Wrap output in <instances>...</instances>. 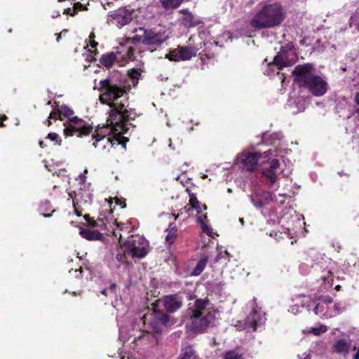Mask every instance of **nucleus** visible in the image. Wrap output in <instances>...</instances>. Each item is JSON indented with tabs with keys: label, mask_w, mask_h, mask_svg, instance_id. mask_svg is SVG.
Instances as JSON below:
<instances>
[{
	"label": "nucleus",
	"mask_w": 359,
	"mask_h": 359,
	"mask_svg": "<svg viewBox=\"0 0 359 359\" xmlns=\"http://www.w3.org/2000/svg\"><path fill=\"white\" fill-rule=\"evenodd\" d=\"M100 101L110 107L111 111L107 123L118 131L119 128L123 130L125 123L132 119L130 111L126 108L123 101L128 100L124 86L114 83L111 79H107L100 81Z\"/></svg>",
	"instance_id": "nucleus-1"
},
{
	"label": "nucleus",
	"mask_w": 359,
	"mask_h": 359,
	"mask_svg": "<svg viewBox=\"0 0 359 359\" xmlns=\"http://www.w3.org/2000/svg\"><path fill=\"white\" fill-rule=\"evenodd\" d=\"M265 0L259 3V8L250 20L255 29H271L279 27L287 17V11L280 2Z\"/></svg>",
	"instance_id": "nucleus-2"
},
{
	"label": "nucleus",
	"mask_w": 359,
	"mask_h": 359,
	"mask_svg": "<svg viewBox=\"0 0 359 359\" xmlns=\"http://www.w3.org/2000/svg\"><path fill=\"white\" fill-rule=\"evenodd\" d=\"M215 310L208 299H198L191 305L189 304L188 316L189 327L195 333H202L212 326L215 321Z\"/></svg>",
	"instance_id": "nucleus-3"
},
{
	"label": "nucleus",
	"mask_w": 359,
	"mask_h": 359,
	"mask_svg": "<svg viewBox=\"0 0 359 359\" xmlns=\"http://www.w3.org/2000/svg\"><path fill=\"white\" fill-rule=\"evenodd\" d=\"M313 69L311 63L297 65L292 71L294 81L299 88L307 89L313 95L322 96L327 91V83L321 76L313 74Z\"/></svg>",
	"instance_id": "nucleus-4"
},
{
	"label": "nucleus",
	"mask_w": 359,
	"mask_h": 359,
	"mask_svg": "<svg viewBox=\"0 0 359 359\" xmlns=\"http://www.w3.org/2000/svg\"><path fill=\"white\" fill-rule=\"evenodd\" d=\"M59 114V120L62 121V116L68 119L64 123V135L65 137L76 136L82 137L87 136L93 132V128L87 125L86 121L76 116H74V111L67 105L57 106Z\"/></svg>",
	"instance_id": "nucleus-5"
},
{
	"label": "nucleus",
	"mask_w": 359,
	"mask_h": 359,
	"mask_svg": "<svg viewBox=\"0 0 359 359\" xmlns=\"http://www.w3.org/2000/svg\"><path fill=\"white\" fill-rule=\"evenodd\" d=\"M118 241L124 248V252L134 259H142L149 252V241L143 236L131 235L127 240L123 241V236L119 235Z\"/></svg>",
	"instance_id": "nucleus-6"
},
{
	"label": "nucleus",
	"mask_w": 359,
	"mask_h": 359,
	"mask_svg": "<svg viewBox=\"0 0 359 359\" xmlns=\"http://www.w3.org/2000/svg\"><path fill=\"white\" fill-rule=\"evenodd\" d=\"M142 320L144 325H148L149 330L161 336V332L169 320V316L154 307L152 311L144 314Z\"/></svg>",
	"instance_id": "nucleus-7"
},
{
	"label": "nucleus",
	"mask_w": 359,
	"mask_h": 359,
	"mask_svg": "<svg viewBox=\"0 0 359 359\" xmlns=\"http://www.w3.org/2000/svg\"><path fill=\"white\" fill-rule=\"evenodd\" d=\"M106 129L107 130V128L95 130V133L92 136L93 140H95L93 145L95 148L98 149L99 151L102 152H109L110 149L114 147L115 144H123L126 143V142L128 141V138L121 136H118V138L112 140L111 137H108V135H109V131H107V133H102V130Z\"/></svg>",
	"instance_id": "nucleus-8"
},
{
	"label": "nucleus",
	"mask_w": 359,
	"mask_h": 359,
	"mask_svg": "<svg viewBox=\"0 0 359 359\" xmlns=\"http://www.w3.org/2000/svg\"><path fill=\"white\" fill-rule=\"evenodd\" d=\"M161 336L150 330L140 332V334L135 337L133 343L135 346L140 348H147L158 345Z\"/></svg>",
	"instance_id": "nucleus-9"
},
{
	"label": "nucleus",
	"mask_w": 359,
	"mask_h": 359,
	"mask_svg": "<svg viewBox=\"0 0 359 359\" xmlns=\"http://www.w3.org/2000/svg\"><path fill=\"white\" fill-rule=\"evenodd\" d=\"M144 38L143 45L156 48L161 46L168 39L165 32H156L153 29H145L144 31Z\"/></svg>",
	"instance_id": "nucleus-10"
},
{
	"label": "nucleus",
	"mask_w": 359,
	"mask_h": 359,
	"mask_svg": "<svg viewBox=\"0 0 359 359\" xmlns=\"http://www.w3.org/2000/svg\"><path fill=\"white\" fill-rule=\"evenodd\" d=\"M197 53V49L193 46H178L170 51L167 54L166 57L170 61H184L190 60L192 57L195 56Z\"/></svg>",
	"instance_id": "nucleus-11"
},
{
	"label": "nucleus",
	"mask_w": 359,
	"mask_h": 359,
	"mask_svg": "<svg viewBox=\"0 0 359 359\" xmlns=\"http://www.w3.org/2000/svg\"><path fill=\"white\" fill-rule=\"evenodd\" d=\"M164 309L168 313H174L182 306V298L178 294H170L164 297L161 300Z\"/></svg>",
	"instance_id": "nucleus-12"
},
{
	"label": "nucleus",
	"mask_w": 359,
	"mask_h": 359,
	"mask_svg": "<svg viewBox=\"0 0 359 359\" xmlns=\"http://www.w3.org/2000/svg\"><path fill=\"white\" fill-rule=\"evenodd\" d=\"M179 13L182 15L179 19V22L186 28L195 27L203 24V21L196 18L189 9H182L179 11Z\"/></svg>",
	"instance_id": "nucleus-13"
},
{
	"label": "nucleus",
	"mask_w": 359,
	"mask_h": 359,
	"mask_svg": "<svg viewBox=\"0 0 359 359\" xmlns=\"http://www.w3.org/2000/svg\"><path fill=\"white\" fill-rule=\"evenodd\" d=\"M109 15L120 26L128 25L133 19L132 13L126 8H119L114 12H111Z\"/></svg>",
	"instance_id": "nucleus-14"
},
{
	"label": "nucleus",
	"mask_w": 359,
	"mask_h": 359,
	"mask_svg": "<svg viewBox=\"0 0 359 359\" xmlns=\"http://www.w3.org/2000/svg\"><path fill=\"white\" fill-rule=\"evenodd\" d=\"M261 154L257 152H248L245 154L242 159L244 168L248 171L254 170L257 165L258 160Z\"/></svg>",
	"instance_id": "nucleus-15"
},
{
	"label": "nucleus",
	"mask_w": 359,
	"mask_h": 359,
	"mask_svg": "<svg viewBox=\"0 0 359 359\" xmlns=\"http://www.w3.org/2000/svg\"><path fill=\"white\" fill-rule=\"evenodd\" d=\"M294 61L289 59L288 53L284 50H280L278 53L273 57V64L276 65L279 69L283 67H290L293 65Z\"/></svg>",
	"instance_id": "nucleus-16"
},
{
	"label": "nucleus",
	"mask_w": 359,
	"mask_h": 359,
	"mask_svg": "<svg viewBox=\"0 0 359 359\" xmlns=\"http://www.w3.org/2000/svg\"><path fill=\"white\" fill-rule=\"evenodd\" d=\"M262 318L261 313L253 309L252 313L246 318L245 328H250L253 331H256L257 327L262 323Z\"/></svg>",
	"instance_id": "nucleus-17"
},
{
	"label": "nucleus",
	"mask_w": 359,
	"mask_h": 359,
	"mask_svg": "<svg viewBox=\"0 0 359 359\" xmlns=\"http://www.w3.org/2000/svg\"><path fill=\"white\" fill-rule=\"evenodd\" d=\"M80 235L88 240H101L102 238V233L99 231L90 229H81Z\"/></svg>",
	"instance_id": "nucleus-18"
},
{
	"label": "nucleus",
	"mask_w": 359,
	"mask_h": 359,
	"mask_svg": "<svg viewBox=\"0 0 359 359\" xmlns=\"http://www.w3.org/2000/svg\"><path fill=\"white\" fill-rule=\"evenodd\" d=\"M350 344L344 339L337 341L334 346L333 350L337 353L347 354L349 352Z\"/></svg>",
	"instance_id": "nucleus-19"
},
{
	"label": "nucleus",
	"mask_w": 359,
	"mask_h": 359,
	"mask_svg": "<svg viewBox=\"0 0 359 359\" xmlns=\"http://www.w3.org/2000/svg\"><path fill=\"white\" fill-rule=\"evenodd\" d=\"M102 224H123L118 222L116 219L114 218L113 211L109 210L104 213L100 214V217L97 219Z\"/></svg>",
	"instance_id": "nucleus-20"
},
{
	"label": "nucleus",
	"mask_w": 359,
	"mask_h": 359,
	"mask_svg": "<svg viewBox=\"0 0 359 359\" xmlns=\"http://www.w3.org/2000/svg\"><path fill=\"white\" fill-rule=\"evenodd\" d=\"M262 173L266 178V183L269 187L273 186V184L276 182L278 175L276 170L266 168L262 170Z\"/></svg>",
	"instance_id": "nucleus-21"
},
{
	"label": "nucleus",
	"mask_w": 359,
	"mask_h": 359,
	"mask_svg": "<svg viewBox=\"0 0 359 359\" xmlns=\"http://www.w3.org/2000/svg\"><path fill=\"white\" fill-rule=\"evenodd\" d=\"M116 59V54L113 52L108 53L102 55L100 59L101 65L105 67L110 68L114 64Z\"/></svg>",
	"instance_id": "nucleus-22"
},
{
	"label": "nucleus",
	"mask_w": 359,
	"mask_h": 359,
	"mask_svg": "<svg viewBox=\"0 0 359 359\" xmlns=\"http://www.w3.org/2000/svg\"><path fill=\"white\" fill-rule=\"evenodd\" d=\"M208 261V257L207 255H203L201 259L198 260L196 267L191 272V275L194 276H199L205 268L207 263Z\"/></svg>",
	"instance_id": "nucleus-23"
},
{
	"label": "nucleus",
	"mask_w": 359,
	"mask_h": 359,
	"mask_svg": "<svg viewBox=\"0 0 359 359\" xmlns=\"http://www.w3.org/2000/svg\"><path fill=\"white\" fill-rule=\"evenodd\" d=\"M144 28L139 27L138 29H135V34L129 38L128 40L130 41L133 44L142 43L144 38Z\"/></svg>",
	"instance_id": "nucleus-24"
},
{
	"label": "nucleus",
	"mask_w": 359,
	"mask_h": 359,
	"mask_svg": "<svg viewBox=\"0 0 359 359\" xmlns=\"http://www.w3.org/2000/svg\"><path fill=\"white\" fill-rule=\"evenodd\" d=\"M165 232H167V235L165 236L166 243H168L169 245L172 244L177 236L178 230L176 226L167 229L165 230Z\"/></svg>",
	"instance_id": "nucleus-25"
},
{
	"label": "nucleus",
	"mask_w": 359,
	"mask_h": 359,
	"mask_svg": "<svg viewBox=\"0 0 359 359\" xmlns=\"http://www.w3.org/2000/svg\"><path fill=\"white\" fill-rule=\"evenodd\" d=\"M179 359H197V356L194 348L191 346H188L182 349Z\"/></svg>",
	"instance_id": "nucleus-26"
},
{
	"label": "nucleus",
	"mask_w": 359,
	"mask_h": 359,
	"mask_svg": "<svg viewBox=\"0 0 359 359\" xmlns=\"http://www.w3.org/2000/svg\"><path fill=\"white\" fill-rule=\"evenodd\" d=\"M184 0H160L162 6L165 9L178 7Z\"/></svg>",
	"instance_id": "nucleus-27"
},
{
	"label": "nucleus",
	"mask_w": 359,
	"mask_h": 359,
	"mask_svg": "<svg viewBox=\"0 0 359 359\" xmlns=\"http://www.w3.org/2000/svg\"><path fill=\"white\" fill-rule=\"evenodd\" d=\"M189 204L194 209H195L197 211V212L199 213V210H201V207L199 201H198L195 194H189Z\"/></svg>",
	"instance_id": "nucleus-28"
},
{
	"label": "nucleus",
	"mask_w": 359,
	"mask_h": 359,
	"mask_svg": "<svg viewBox=\"0 0 359 359\" xmlns=\"http://www.w3.org/2000/svg\"><path fill=\"white\" fill-rule=\"evenodd\" d=\"M350 26L359 31V11L354 13L350 18Z\"/></svg>",
	"instance_id": "nucleus-29"
},
{
	"label": "nucleus",
	"mask_w": 359,
	"mask_h": 359,
	"mask_svg": "<svg viewBox=\"0 0 359 359\" xmlns=\"http://www.w3.org/2000/svg\"><path fill=\"white\" fill-rule=\"evenodd\" d=\"M224 359H244L241 353L233 350L229 351L224 355Z\"/></svg>",
	"instance_id": "nucleus-30"
},
{
	"label": "nucleus",
	"mask_w": 359,
	"mask_h": 359,
	"mask_svg": "<svg viewBox=\"0 0 359 359\" xmlns=\"http://www.w3.org/2000/svg\"><path fill=\"white\" fill-rule=\"evenodd\" d=\"M116 284H111L109 287L104 288L101 291V294L108 297V296H114L116 294Z\"/></svg>",
	"instance_id": "nucleus-31"
},
{
	"label": "nucleus",
	"mask_w": 359,
	"mask_h": 359,
	"mask_svg": "<svg viewBox=\"0 0 359 359\" xmlns=\"http://www.w3.org/2000/svg\"><path fill=\"white\" fill-rule=\"evenodd\" d=\"M46 138L54 142L56 145L60 146L62 144V139L56 133H48Z\"/></svg>",
	"instance_id": "nucleus-32"
},
{
	"label": "nucleus",
	"mask_w": 359,
	"mask_h": 359,
	"mask_svg": "<svg viewBox=\"0 0 359 359\" xmlns=\"http://www.w3.org/2000/svg\"><path fill=\"white\" fill-rule=\"evenodd\" d=\"M98 45V43L95 41V40H92V41H90V46L92 48H94L95 50L93 51H92L91 53H94V55H89V59L88 60L90 62H95L96 61V58L95 57V56L98 54V50H97V46Z\"/></svg>",
	"instance_id": "nucleus-33"
},
{
	"label": "nucleus",
	"mask_w": 359,
	"mask_h": 359,
	"mask_svg": "<svg viewBox=\"0 0 359 359\" xmlns=\"http://www.w3.org/2000/svg\"><path fill=\"white\" fill-rule=\"evenodd\" d=\"M198 215L196 216L197 222L199 223V224H207L208 222V216L207 214H203L201 212V210H199V213L197 212Z\"/></svg>",
	"instance_id": "nucleus-34"
},
{
	"label": "nucleus",
	"mask_w": 359,
	"mask_h": 359,
	"mask_svg": "<svg viewBox=\"0 0 359 359\" xmlns=\"http://www.w3.org/2000/svg\"><path fill=\"white\" fill-rule=\"evenodd\" d=\"M202 227H203V233H205L209 237L214 238L215 236H218L217 234V233L213 232V230L210 227V226L205 225V226H202Z\"/></svg>",
	"instance_id": "nucleus-35"
},
{
	"label": "nucleus",
	"mask_w": 359,
	"mask_h": 359,
	"mask_svg": "<svg viewBox=\"0 0 359 359\" xmlns=\"http://www.w3.org/2000/svg\"><path fill=\"white\" fill-rule=\"evenodd\" d=\"M327 331V327L325 325H320L318 327H313L311 328V330L310 331L311 333L313 334L314 335H319L321 333H324Z\"/></svg>",
	"instance_id": "nucleus-36"
},
{
	"label": "nucleus",
	"mask_w": 359,
	"mask_h": 359,
	"mask_svg": "<svg viewBox=\"0 0 359 359\" xmlns=\"http://www.w3.org/2000/svg\"><path fill=\"white\" fill-rule=\"evenodd\" d=\"M86 9H87V8L85 6H83L81 3L76 2L74 4L73 13H72V16L75 15L79 11H83Z\"/></svg>",
	"instance_id": "nucleus-37"
},
{
	"label": "nucleus",
	"mask_w": 359,
	"mask_h": 359,
	"mask_svg": "<svg viewBox=\"0 0 359 359\" xmlns=\"http://www.w3.org/2000/svg\"><path fill=\"white\" fill-rule=\"evenodd\" d=\"M325 310L324 304H323L320 302L316 304V306L313 309V312L316 314H324L323 311Z\"/></svg>",
	"instance_id": "nucleus-38"
},
{
	"label": "nucleus",
	"mask_w": 359,
	"mask_h": 359,
	"mask_svg": "<svg viewBox=\"0 0 359 359\" xmlns=\"http://www.w3.org/2000/svg\"><path fill=\"white\" fill-rule=\"evenodd\" d=\"M319 300L324 305H327L333 302V299L330 296H322L319 298Z\"/></svg>",
	"instance_id": "nucleus-39"
},
{
	"label": "nucleus",
	"mask_w": 359,
	"mask_h": 359,
	"mask_svg": "<svg viewBox=\"0 0 359 359\" xmlns=\"http://www.w3.org/2000/svg\"><path fill=\"white\" fill-rule=\"evenodd\" d=\"M294 48V46L292 42H289L286 43L285 46H281L280 50H284L285 52L289 53L290 51H292Z\"/></svg>",
	"instance_id": "nucleus-40"
},
{
	"label": "nucleus",
	"mask_w": 359,
	"mask_h": 359,
	"mask_svg": "<svg viewBox=\"0 0 359 359\" xmlns=\"http://www.w3.org/2000/svg\"><path fill=\"white\" fill-rule=\"evenodd\" d=\"M140 76H141L140 72L136 69H133L131 70V72H130V76L133 79L138 80L140 79Z\"/></svg>",
	"instance_id": "nucleus-41"
},
{
	"label": "nucleus",
	"mask_w": 359,
	"mask_h": 359,
	"mask_svg": "<svg viewBox=\"0 0 359 359\" xmlns=\"http://www.w3.org/2000/svg\"><path fill=\"white\" fill-rule=\"evenodd\" d=\"M114 200H115V203L116 205H118L121 207V208H123L126 206V200L123 198H118V197H116L114 198Z\"/></svg>",
	"instance_id": "nucleus-42"
},
{
	"label": "nucleus",
	"mask_w": 359,
	"mask_h": 359,
	"mask_svg": "<svg viewBox=\"0 0 359 359\" xmlns=\"http://www.w3.org/2000/svg\"><path fill=\"white\" fill-rule=\"evenodd\" d=\"M280 166V162L278 159H273L270 163V166L269 168L271 169L276 170Z\"/></svg>",
	"instance_id": "nucleus-43"
},
{
	"label": "nucleus",
	"mask_w": 359,
	"mask_h": 359,
	"mask_svg": "<svg viewBox=\"0 0 359 359\" xmlns=\"http://www.w3.org/2000/svg\"><path fill=\"white\" fill-rule=\"evenodd\" d=\"M49 119H59V114L57 109V107L54 109V111H51L48 116Z\"/></svg>",
	"instance_id": "nucleus-44"
},
{
	"label": "nucleus",
	"mask_w": 359,
	"mask_h": 359,
	"mask_svg": "<svg viewBox=\"0 0 359 359\" xmlns=\"http://www.w3.org/2000/svg\"><path fill=\"white\" fill-rule=\"evenodd\" d=\"M252 201L254 205L257 208H262L264 205V203L259 199H255L253 198L252 199Z\"/></svg>",
	"instance_id": "nucleus-45"
},
{
	"label": "nucleus",
	"mask_w": 359,
	"mask_h": 359,
	"mask_svg": "<svg viewBox=\"0 0 359 359\" xmlns=\"http://www.w3.org/2000/svg\"><path fill=\"white\" fill-rule=\"evenodd\" d=\"M134 53H135V49L133 47H129L127 50V53H126V56L132 60L133 59V56H134Z\"/></svg>",
	"instance_id": "nucleus-46"
},
{
	"label": "nucleus",
	"mask_w": 359,
	"mask_h": 359,
	"mask_svg": "<svg viewBox=\"0 0 359 359\" xmlns=\"http://www.w3.org/2000/svg\"><path fill=\"white\" fill-rule=\"evenodd\" d=\"M104 128H107V130H102V133H107V131H109V134L113 131L114 130V129L111 127H110L109 125H108L107 123L105 125V126H103L102 127L100 128L98 127L96 130H100V129H102Z\"/></svg>",
	"instance_id": "nucleus-47"
},
{
	"label": "nucleus",
	"mask_w": 359,
	"mask_h": 359,
	"mask_svg": "<svg viewBox=\"0 0 359 359\" xmlns=\"http://www.w3.org/2000/svg\"><path fill=\"white\" fill-rule=\"evenodd\" d=\"M84 219L88 222L87 224H97L95 220L91 219L88 214L84 215Z\"/></svg>",
	"instance_id": "nucleus-48"
},
{
	"label": "nucleus",
	"mask_w": 359,
	"mask_h": 359,
	"mask_svg": "<svg viewBox=\"0 0 359 359\" xmlns=\"http://www.w3.org/2000/svg\"><path fill=\"white\" fill-rule=\"evenodd\" d=\"M224 255L229 256L228 252L227 251H224V252H219L217 255V259L219 260V259H220L222 258H224Z\"/></svg>",
	"instance_id": "nucleus-49"
},
{
	"label": "nucleus",
	"mask_w": 359,
	"mask_h": 359,
	"mask_svg": "<svg viewBox=\"0 0 359 359\" xmlns=\"http://www.w3.org/2000/svg\"><path fill=\"white\" fill-rule=\"evenodd\" d=\"M124 258H125V256L121 253L117 254L116 257V259H117V261L120 262H123Z\"/></svg>",
	"instance_id": "nucleus-50"
},
{
	"label": "nucleus",
	"mask_w": 359,
	"mask_h": 359,
	"mask_svg": "<svg viewBox=\"0 0 359 359\" xmlns=\"http://www.w3.org/2000/svg\"><path fill=\"white\" fill-rule=\"evenodd\" d=\"M283 234V232H275L274 233H273L272 232H271L269 233V236H275L276 238H282L281 235Z\"/></svg>",
	"instance_id": "nucleus-51"
},
{
	"label": "nucleus",
	"mask_w": 359,
	"mask_h": 359,
	"mask_svg": "<svg viewBox=\"0 0 359 359\" xmlns=\"http://www.w3.org/2000/svg\"><path fill=\"white\" fill-rule=\"evenodd\" d=\"M63 13L72 15V13H73V10H72L70 8H67L65 9Z\"/></svg>",
	"instance_id": "nucleus-52"
},
{
	"label": "nucleus",
	"mask_w": 359,
	"mask_h": 359,
	"mask_svg": "<svg viewBox=\"0 0 359 359\" xmlns=\"http://www.w3.org/2000/svg\"><path fill=\"white\" fill-rule=\"evenodd\" d=\"M354 101L358 105H359V92L356 93L354 97Z\"/></svg>",
	"instance_id": "nucleus-53"
},
{
	"label": "nucleus",
	"mask_w": 359,
	"mask_h": 359,
	"mask_svg": "<svg viewBox=\"0 0 359 359\" xmlns=\"http://www.w3.org/2000/svg\"><path fill=\"white\" fill-rule=\"evenodd\" d=\"M55 212V210H51V213H42V215L44 216V217H49L52 215V214Z\"/></svg>",
	"instance_id": "nucleus-54"
},
{
	"label": "nucleus",
	"mask_w": 359,
	"mask_h": 359,
	"mask_svg": "<svg viewBox=\"0 0 359 359\" xmlns=\"http://www.w3.org/2000/svg\"><path fill=\"white\" fill-rule=\"evenodd\" d=\"M95 35L93 32H91L89 36L90 41L95 40Z\"/></svg>",
	"instance_id": "nucleus-55"
},
{
	"label": "nucleus",
	"mask_w": 359,
	"mask_h": 359,
	"mask_svg": "<svg viewBox=\"0 0 359 359\" xmlns=\"http://www.w3.org/2000/svg\"><path fill=\"white\" fill-rule=\"evenodd\" d=\"M264 154L265 157H269L270 155H271V150L266 151L264 152Z\"/></svg>",
	"instance_id": "nucleus-56"
},
{
	"label": "nucleus",
	"mask_w": 359,
	"mask_h": 359,
	"mask_svg": "<svg viewBox=\"0 0 359 359\" xmlns=\"http://www.w3.org/2000/svg\"><path fill=\"white\" fill-rule=\"evenodd\" d=\"M0 119L4 122V121L8 119V117L6 115L3 114L2 116H0Z\"/></svg>",
	"instance_id": "nucleus-57"
},
{
	"label": "nucleus",
	"mask_w": 359,
	"mask_h": 359,
	"mask_svg": "<svg viewBox=\"0 0 359 359\" xmlns=\"http://www.w3.org/2000/svg\"><path fill=\"white\" fill-rule=\"evenodd\" d=\"M353 359H359V348L358 349L355 354L353 355Z\"/></svg>",
	"instance_id": "nucleus-58"
},
{
	"label": "nucleus",
	"mask_w": 359,
	"mask_h": 359,
	"mask_svg": "<svg viewBox=\"0 0 359 359\" xmlns=\"http://www.w3.org/2000/svg\"><path fill=\"white\" fill-rule=\"evenodd\" d=\"M45 123L49 127L50 126H51L52 122L50 121L49 118H48L45 121Z\"/></svg>",
	"instance_id": "nucleus-59"
},
{
	"label": "nucleus",
	"mask_w": 359,
	"mask_h": 359,
	"mask_svg": "<svg viewBox=\"0 0 359 359\" xmlns=\"http://www.w3.org/2000/svg\"><path fill=\"white\" fill-rule=\"evenodd\" d=\"M80 178L82 182H85L86 177L84 175H81Z\"/></svg>",
	"instance_id": "nucleus-60"
},
{
	"label": "nucleus",
	"mask_w": 359,
	"mask_h": 359,
	"mask_svg": "<svg viewBox=\"0 0 359 359\" xmlns=\"http://www.w3.org/2000/svg\"><path fill=\"white\" fill-rule=\"evenodd\" d=\"M39 144L40 147H41V148H43V147L46 146V145L44 144V142H43V140H40V141H39Z\"/></svg>",
	"instance_id": "nucleus-61"
},
{
	"label": "nucleus",
	"mask_w": 359,
	"mask_h": 359,
	"mask_svg": "<svg viewBox=\"0 0 359 359\" xmlns=\"http://www.w3.org/2000/svg\"><path fill=\"white\" fill-rule=\"evenodd\" d=\"M324 281H327L330 283V280H332V278H330L329 277H324L323 278Z\"/></svg>",
	"instance_id": "nucleus-62"
},
{
	"label": "nucleus",
	"mask_w": 359,
	"mask_h": 359,
	"mask_svg": "<svg viewBox=\"0 0 359 359\" xmlns=\"http://www.w3.org/2000/svg\"><path fill=\"white\" fill-rule=\"evenodd\" d=\"M74 208H75V212L76 214L78 215V216H80L81 214V212H79L77 208L74 206Z\"/></svg>",
	"instance_id": "nucleus-63"
},
{
	"label": "nucleus",
	"mask_w": 359,
	"mask_h": 359,
	"mask_svg": "<svg viewBox=\"0 0 359 359\" xmlns=\"http://www.w3.org/2000/svg\"><path fill=\"white\" fill-rule=\"evenodd\" d=\"M111 234H112V236H114L116 237L117 236V234H116V233L115 231V229L114 228H112Z\"/></svg>",
	"instance_id": "nucleus-64"
}]
</instances>
